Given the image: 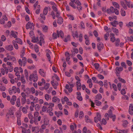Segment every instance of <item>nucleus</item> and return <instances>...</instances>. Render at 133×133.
Returning a JSON list of instances; mask_svg holds the SVG:
<instances>
[{
    "mask_svg": "<svg viewBox=\"0 0 133 133\" xmlns=\"http://www.w3.org/2000/svg\"><path fill=\"white\" fill-rule=\"evenodd\" d=\"M6 116L7 118V121H8L11 119H15V115L14 112L11 110H9L6 114Z\"/></svg>",
    "mask_w": 133,
    "mask_h": 133,
    "instance_id": "nucleus-1",
    "label": "nucleus"
},
{
    "mask_svg": "<svg viewBox=\"0 0 133 133\" xmlns=\"http://www.w3.org/2000/svg\"><path fill=\"white\" fill-rule=\"evenodd\" d=\"M71 2L69 3V5L72 7L73 8H76V5L74 4L75 3L76 5H80L81 3L78 0H70Z\"/></svg>",
    "mask_w": 133,
    "mask_h": 133,
    "instance_id": "nucleus-2",
    "label": "nucleus"
},
{
    "mask_svg": "<svg viewBox=\"0 0 133 133\" xmlns=\"http://www.w3.org/2000/svg\"><path fill=\"white\" fill-rule=\"evenodd\" d=\"M29 78L30 81L35 82L38 80V76L36 74H32L29 76Z\"/></svg>",
    "mask_w": 133,
    "mask_h": 133,
    "instance_id": "nucleus-3",
    "label": "nucleus"
},
{
    "mask_svg": "<svg viewBox=\"0 0 133 133\" xmlns=\"http://www.w3.org/2000/svg\"><path fill=\"white\" fill-rule=\"evenodd\" d=\"M41 116H39V117L38 118V119H36V118L35 117L34 118V119H30V122L31 124H33L34 123L35 124L37 125L38 124V122L41 121Z\"/></svg>",
    "mask_w": 133,
    "mask_h": 133,
    "instance_id": "nucleus-4",
    "label": "nucleus"
},
{
    "mask_svg": "<svg viewBox=\"0 0 133 133\" xmlns=\"http://www.w3.org/2000/svg\"><path fill=\"white\" fill-rule=\"evenodd\" d=\"M34 27L33 23H31L30 22H29L27 23L26 25V28L27 29H28L30 28L32 29H33Z\"/></svg>",
    "mask_w": 133,
    "mask_h": 133,
    "instance_id": "nucleus-5",
    "label": "nucleus"
},
{
    "mask_svg": "<svg viewBox=\"0 0 133 133\" xmlns=\"http://www.w3.org/2000/svg\"><path fill=\"white\" fill-rule=\"evenodd\" d=\"M108 113L109 117L110 118H112L113 121H115L116 118V115H115L112 114V111L111 110H109L108 111Z\"/></svg>",
    "mask_w": 133,
    "mask_h": 133,
    "instance_id": "nucleus-6",
    "label": "nucleus"
},
{
    "mask_svg": "<svg viewBox=\"0 0 133 133\" xmlns=\"http://www.w3.org/2000/svg\"><path fill=\"white\" fill-rule=\"evenodd\" d=\"M104 47L103 44L101 42L98 43L97 44V47L99 52L103 49Z\"/></svg>",
    "mask_w": 133,
    "mask_h": 133,
    "instance_id": "nucleus-7",
    "label": "nucleus"
},
{
    "mask_svg": "<svg viewBox=\"0 0 133 133\" xmlns=\"http://www.w3.org/2000/svg\"><path fill=\"white\" fill-rule=\"evenodd\" d=\"M8 18L6 15L3 16L2 18L0 19V23L1 24H4L5 23V21H7Z\"/></svg>",
    "mask_w": 133,
    "mask_h": 133,
    "instance_id": "nucleus-8",
    "label": "nucleus"
},
{
    "mask_svg": "<svg viewBox=\"0 0 133 133\" xmlns=\"http://www.w3.org/2000/svg\"><path fill=\"white\" fill-rule=\"evenodd\" d=\"M116 8L112 6H111L110 9H108L107 10V12L108 14L110 13H114L115 12V10Z\"/></svg>",
    "mask_w": 133,
    "mask_h": 133,
    "instance_id": "nucleus-9",
    "label": "nucleus"
},
{
    "mask_svg": "<svg viewBox=\"0 0 133 133\" xmlns=\"http://www.w3.org/2000/svg\"><path fill=\"white\" fill-rule=\"evenodd\" d=\"M123 70V69L122 67H117L116 68V73L117 76H118V74H119L120 73V72L122 71Z\"/></svg>",
    "mask_w": 133,
    "mask_h": 133,
    "instance_id": "nucleus-10",
    "label": "nucleus"
},
{
    "mask_svg": "<svg viewBox=\"0 0 133 133\" xmlns=\"http://www.w3.org/2000/svg\"><path fill=\"white\" fill-rule=\"evenodd\" d=\"M39 74L42 76L45 77L46 76V72L44 71L43 69H40L39 70Z\"/></svg>",
    "mask_w": 133,
    "mask_h": 133,
    "instance_id": "nucleus-11",
    "label": "nucleus"
},
{
    "mask_svg": "<svg viewBox=\"0 0 133 133\" xmlns=\"http://www.w3.org/2000/svg\"><path fill=\"white\" fill-rule=\"evenodd\" d=\"M128 112L130 115H133V105L132 104L129 105Z\"/></svg>",
    "mask_w": 133,
    "mask_h": 133,
    "instance_id": "nucleus-12",
    "label": "nucleus"
},
{
    "mask_svg": "<svg viewBox=\"0 0 133 133\" xmlns=\"http://www.w3.org/2000/svg\"><path fill=\"white\" fill-rule=\"evenodd\" d=\"M16 117H17V125L20 126L21 124V116L18 114H17Z\"/></svg>",
    "mask_w": 133,
    "mask_h": 133,
    "instance_id": "nucleus-13",
    "label": "nucleus"
},
{
    "mask_svg": "<svg viewBox=\"0 0 133 133\" xmlns=\"http://www.w3.org/2000/svg\"><path fill=\"white\" fill-rule=\"evenodd\" d=\"M57 33L58 37H59L60 36L61 38H63L64 37V34L62 31V30H60L59 31H57Z\"/></svg>",
    "mask_w": 133,
    "mask_h": 133,
    "instance_id": "nucleus-14",
    "label": "nucleus"
},
{
    "mask_svg": "<svg viewBox=\"0 0 133 133\" xmlns=\"http://www.w3.org/2000/svg\"><path fill=\"white\" fill-rule=\"evenodd\" d=\"M16 100V97L15 95L13 96L12 98L11 99L10 101L12 105H14L15 102Z\"/></svg>",
    "mask_w": 133,
    "mask_h": 133,
    "instance_id": "nucleus-15",
    "label": "nucleus"
},
{
    "mask_svg": "<svg viewBox=\"0 0 133 133\" xmlns=\"http://www.w3.org/2000/svg\"><path fill=\"white\" fill-rule=\"evenodd\" d=\"M16 34H17L18 32L13 30L11 31L10 32V36L15 38L17 37Z\"/></svg>",
    "mask_w": 133,
    "mask_h": 133,
    "instance_id": "nucleus-16",
    "label": "nucleus"
},
{
    "mask_svg": "<svg viewBox=\"0 0 133 133\" xmlns=\"http://www.w3.org/2000/svg\"><path fill=\"white\" fill-rule=\"evenodd\" d=\"M32 132H35V133H38L39 131V129L38 127H32Z\"/></svg>",
    "mask_w": 133,
    "mask_h": 133,
    "instance_id": "nucleus-17",
    "label": "nucleus"
},
{
    "mask_svg": "<svg viewBox=\"0 0 133 133\" xmlns=\"http://www.w3.org/2000/svg\"><path fill=\"white\" fill-rule=\"evenodd\" d=\"M60 101V99L59 98H57L56 96H54L52 98V101L53 102H57L58 103H59Z\"/></svg>",
    "mask_w": 133,
    "mask_h": 133,
    "instance_id": "nucleus-18",
    "label": "nucleus"
},
{
    "mask_svg": "<svg viewBox=\"0 0 133 133\" xmlns=\"http://www.w3.org/2000/svg\"><path fill=\"white\" fill-rule=\"evenodd\" d=\"M22 128V133H30L31 131L29 129H28L26 130L25 128L23 127H21Z\"/></svg>",
    "mask_w": 133,
    "mask_h": 133,
    "instance_id": "nucleus-19",
    "label": "nucleus"
},
{
    "mask_svg": "<svg viewBox=\"0 0 133 133\" xmlns=\"http://www.w3.org/2000/svg\"><path fill=\"white\" fill-rule=\"evenodd\" d=\"M28 106L26 105L25 107H23L22 111V112L24 114H26L27 112V110L28 109Z\"/></svg>",
    "mask_w": 133,
    "mask_h": 133,
    "instance_id": "nucleus-20",
    "label": "nucleus"
},
{
    "mask_svg": "<svg viewBox=\"0 0 133 133\" xmlns=\"http://www.w3.org/2000/svg\"><path fill=\"white\" fill-rule=\"evenodd\" d=\"M55 114L58 117H59V116H62L63 115L62 112L60 111L58 112L55 111Z\"/></svg>",
    "mask_w": 133,
    "mask_h": 133,
    "instance_id": "nucleus-21",
    "label": "nucleus"
},
{
    "mask_svg": "<svg viewBox=\"0 0 133 133\" xmlns=\"http://www.w3.org/2000/svg\"><path fill=\"white\" fill-rule=\"evenodd\" d=\"M6 50L9 51H11L13 49V48L11 45H10L7 46L5 47Z\"/></svg>",
    "mask_w": 133,
    "mask_h": 133,
    "instance_id": "nucleus-22",
    "label": "nucleus"
},
{
    "mask_svg": "<svg viewBox=\"0 0 133 133\" xmlns=\"http://www.w3.org/2000/svg\"><path fill=\"white\" fill-rule=\"evenodd\" d=\"M114 36L115 35L114 34L112 33L110 34V36L111 38L110 41L112 42H114L115 41V38Z\"/></svg>",
    "mask_w": 133,
    "mask_h": 133,
    "instance_id": "nucleus-23",
    "label": "nucleus"
},
{
    "mask_svg": "<svg viewBox=\"0 0 133 133\" xmlns=\"http://www.w3.org/2000/svg\"><path fill=\"white\" fill-rule=\"evenodd\" d=\"M85 120L87 123H92V121L91 120L89 119V117L87 115L85 116Z\"/></svg>",
    "mask_w": 133,
    "mask_h": 133,
    "instance_id": "nucleus-24",
    "label": "nucleus"
},
{
    "mask_svg": "<svg viewBox=\"0 0 133 133\" xmlns=\"http://www.w3.org/2000/svg\"><path fill=\"white\" fill-rule=\"evenodd\" d=\"M63 22V19L61 17H59L57 19V23L59 24H62Z\"/></svg>",
    "mask_w": 133,
    "mask_h": 133,
    "instance_id": "nucleus-25",
    "label": "nucleus"
},
{
    "mask_svg": "<svg viewBox=\"0 0 133 133\" xmlns=\"http://www.w3.org/2000/svg\"><path fill=\"white\" fill-rule=\"evenodd\" d=\"M31 42L33 43L38 42H39L38 38L37 37L36 38L35 37H34L32 38Z\"/></svg>",
    "mask_w": 133,
    "mask_h": 133,
    "instance_id": "nucleus-26",
    "label": "nucleus"
},
{
    "mask_svg": "<svg viewBox=\"0 0 133 133\" xmlns=\"http://www.w3.org/2000/svg\"><path fill=\"white\" fill-rule=\"evenodd\" d=\"M40 41L39 42V45L41 46H42V43L44 44V41L43 37H40L39 38Z\"/></svg>",
    "mask_w": 133,
    "mask_h": 133,
    "instance_id": "nucleus-27",
    "label": "nucleus"
},
{
    "mask_svg": "<svg viewBox=\"0 0 133 133\" xmlns=\"http://www.w3.org/2000/svg\"><path fill=\"white\" fill-rule=\"evenodd\" d=\"M110 24L113 26L116 27V25L118 24V23L117 21H114L113 22H110Z\"/></svg>",
    "mask_w": 133,
    "mask_h": 133,
    "instance_id": "nucleus-28",
    "label": "nucleus"
},
{
    "mask_svg": "<svg viewBox=\"0 0 133 133\" xmlns=\"http://www.w3.org/2000/svg\"><path fill=\"white\" fill-rule=\"evenodd\" d=\"M16 103L17 104L16 106L18 107H20L21 104L20 103V99L19 98H17Z\"/></svg>",
    "mask_w": 133,
    "mask_h": 133,
    "instance_id": "nucleus-29",
    "label": "nucleus"
},
{
    "mask_svg": "<svg viewBox=\"0 0 133 133\" xmlns=\"http://www.w3.org/2000/svg\"><path fill=\"white\" fill-rule=\"evenodd\" d=\"M44 97L45 99L47 101H49V99H51V96L47 94H45Z\"/></svg>",
    "mask_w": 133,
    "mask_h": 133,
    "instance_id": "nucleus-30",
    "label": "nucleus"
},
{
    "mask_svg": "<svg viewBox=\"0 0 133 133\" xmlns=\"http://www.w3.org/2000/svg\"><path fill=\"white\" fill-rule=\"evenodd\" d=\"M72 36H73V38H75V37H76L77 38H78V33L77 32V31H76L75 32V33L74 34V32L72 31Z\"/></svg>",
    "mask_w": 133,
    "mask_h": 133,
    "instance_id": "nucleus-31",
    "label": "nucleus"
},
{
    "mask_svg": "<svg viewBox=\"0 0 133 133\" xmlns=\"http://www.w3.org/2000/svg\"><path fill=\"white\" fill-rule=\"evenodd\" d=\"M22 58V62L23 63V66H25L26 63L27 62V59L25 57H23Z\"/></svg>",
    "mask_w": 133,
    "mask_h": 133,
    "instance_id": "nucleus-32",
    "label": "nucleus"
},
{
    "mask_svg": "<svg viewBox=\"0 0 133 133\" xmlns=\"http://www.w3.org/2000/svg\"><path fill=\"white\" fill-rule=\"evenodd\" d=\"M76 85L77 87V89H81V84L80 82L79 81H77L76 82Z\"/></svg>",
    "mask_w": 133,
    "mask_h": 133,
    "instance_id": "nucleus-33",
    "label": "nucleus"
},
{
    "mask_svg": "<svg viewBox=\"0 0 133 133\" xmlns=\"http://www.w3.org/2000/svg\"><path fill=\"white\" fill-rule=\"evenodd\" d=\"M44 124L46 125H47L49 124V121L48 118H45L44 119Z\"/></svg>",
    "mask_w": 133,
    "mask_h": 133,
    "instance_id": "nucleus-34",
    "label": "nucleus"
},
{
    "mask_svg": "<svg viewBox=\"0 0 133 133\" xmlns=\"http://www.w3.org/2000/svg\"><path fill=\"white\" fill-rule=\"evenodd\" d=\"M73 124L74 125H70V129L72 131H74V126L76 128L77 127L76 124L75 123H73Z\"/></svg>",
    "mask_w": 133,
    "mask_h": 133,
    "instance_id": "nucleus-35",
    "label": "nucleus"
},
{
    "mask_svg": "<svg viewBox=\"0 0 133 133\" xmlns=\"http://www.w3.org/2000/svg\"><path fill=\"white\" fill-rule=\"evenodd\" d=\"M113 5L115 8L119 9V4L117 3L114 2L112 3Z\"/></svg>",
    "mask_w": 133,
    "mask_h": 133,
    "instance_id": "nucleus-36",
    "label": "nucleus"
},
{
    "mask_svg": "<svg viewBox=\"0 0 133 133\" xmlns=\"http://www.w3.org/2000/svg\"><path fill=\"white\" fill-rule=\"evenodd\" d=\"M48 8L46 7H45L43 10V14L46 15L48 13Z\"/></svg>",
    "mask_w": 133,
    "mask_h": 133,
    "instance_id": "nucleus-37",
    "label": "nucleus"
},
{
    "mask_svg": "<svg viewBox=\"0 0 133 133\" xmlns=\"http://www.w3.org/2000/svg\"><path fill=\"white\" fill-rule=\"evenodd\" d=\"M102 98V95L100 94H97L95 97V98L98 100H99Z\"/></svg>",
    "mask_w": 133,
    "mask_h": 133,
    "instance_id": "nucleus-38",
    "label": "nucleus"
},
{
    "mask_svg": "<svg viewBox=\"0 0 133 133\" xmlns=\"http://www.w3.org/2000/svg\"><path fill=\"white\" fill-rule=\"evenodd\" d=\"M67 16L69 18L70 20H73L74 19V17L73 15H71L70 14L67 15Z\"/></svg>",
    "mask_w": 133,
    "mask_h": 133,
    "instance_id": "nucleus-39",
    "label": "nucleus"
},
{
    "mask_svg": "<svg viewBox=\"0 0 133 133\" xmlns=\"http://www.w3.org/2000/svg\"><path fill=\"white\" fill-rule=\"evenodd\" d=\"M48 29V26L44 25L43 26V30L44 32H47Z\"/></svg>",
    "mask_w": 133,
    "mask_h": 133,
    "instance_id": "nucleus-40",
    "label": "nucleus"
},
{
    "mask_svg": "<svg viewBox=\"0 0 133 133\" xmlns=\"http://www.w3.org/2000/svg\"><path fill=\"white\" fill-rule=\"evenodd\" d=\"M39 115V113L38 112H35L34 114V118L35 117L36 119H38V118L39 117L38 116Z\"/></svg>",
    "mask_w": 133,
    "mask_h": 133,
    "instance_id": "nucleus-41",
    "label": "nucleus"
},
{
    "mask_svg": "<svg viewBox=\"0 0 133 133\" xmlns=\"http://www.w3.org/2000/svg\"><path fill=\"white\" fill-rule=\"evenodd\" d=\"M24 91L27 94H29L30 93V90L29 88H27L26 89H24Z\"/></svg>",
    "mask_w": 133,
    "mask_h": 133,
    "instance_id": "nucleus-42",
    "label": "nucleus"
},
{
    "mask_svg": "<svg viewBox=\"0 0 133 133\" xmlns=\"http://www.w3.org/2000/svg\"><path fill=\"white\" fill-rule=\"evenodd\" d=\"M123 126L125 127H126L127 125L128 124V122L126 120H124L123 121Z\"/></svg>",
    "mask_w": 133,
    "mask_h": 133,
    "instance_id": "nucleus-43",
    "label": "nucleus"
},
{
    "mask_svg": "<svg viewBox=\"0 0 133 133\" xmlns=\"http://www.w3.org/2000/svg\"><path fill=\"white\" fill-rule=\"evenodd\" d=\"M95 102L96 105L98 106H100L102 104L101 102L98 101V100L97 99L95 100Z\"/></svg>",
    "mask_w": 133,
    "mask_h": 133,
    "instance_id": "nucleus-44",
    "label": "nucleus"
},
{
    "mask_svg": "<svg viewBox=\"0 0 133 133\" xmlns=\"http://www.w3.org/2000/svg\"><path fill=\"white\" fill-rule=\"evenodd\" d=\"M120 12L122 16H125L126 15V12L124 10L121 9Z\"/></svg>",
    "mask_w": 133,
    "mask_h": 133,
    "instance_id": "nucleus-45",
    "label": "nucleus"
},
{
    "mask_svg": "<svg viewBox=\"0 0 133 133\" xmlns=\"http://www.w3.org/2000/svg\"><path fill=\"white\" fill-rule=\"evenodd\" d=\"M37 8V9L36 10L35 13L36 14H38L39 13L41 7L40 5H38Z\"/></svg>",
    "mask_w": 133,
    "mask_h": 133,
    "instance_id": "nucleus-46",
    "label": "nucleus"
},
{
    "mask_svg": "<svg viewBox=\"0 0 133 133\" xmlns=\"http://www.w3.org/2000/svg\"><path fill=\"white\" fill-rule=\"evenodd\" d=\"M21 104L22 105H23L26 103V98H22L21 99Z\"/></svg>",
    "mask_w": 133,
    "mask_h": 133,
    "instance_id": "nucleus-47",
    "label": "nucleus"
},
{
    "mask_svg": "<svg viewBox=\"0 0 133 133\" xmlns=\"http://www.w3.org/2000/svg\"><path fill=\"white\" fill-rule=\"evenodd\" d=\"M15 40L17 42L18 44H22V42L21 40L19 38H16L15 39Z\"/></svg>",
    "mask_w": 133,
    "mask_h": 133,
    "instance_id": "nucleus-48",
    "label": "nucleus"
},
{
    "mask_svg": "<svg viewBox=\"0 0 133 133\" xmlns=\"http://www.w3.org/2000/svg\"><path fill=\"white\" fill-rule=\"evenodd\" d=\"M50 86V84L49 83H47L44 86V88L45 90H47L48 89L49 86Z\"/></svg>",
    "mask_w": 133,
    "mask_h": 133,
    "instance_id": "nucleus-49",
    "label": "nucleus"
},
{
    "mask_svg": "<svg viewBox=\"0 0 133 133\" xmlns=\"http://www.w3.org/2000/svg\"><path fill=\"white\" fill-rule=\"evenodd\" d=\"M81 4L80 5H78L76 6V8L78 11H80L82 10V6H81Z\"/></svg>",
    "mask_w": 133,
    "mask_h": 133,
    "instance_id": "nucleus-50",
    "label": "nucleus"
},
{
    "mask_svg": "<svg viewBox=\"0 0 133 133\" xmlns=\"http://www.w3.org/2000/svg\"><path fill=\"white\" fill-rule=\"evenodd\" d=\"M40 107L39 105L38 104H36L35 106V109L36 111H38Z\"/></svg>",
    "mask_w": 133,
    "mask_h": 133,
    "instance_id": "nucleus-51",
    "label": "nucleus"
},
{
    "mask_svg": "<svg viewBox=\"0 0 133 133\" xmlns=\"http://www.w3.org/2000/svg\"><path fill=\"white\" fill-rule=\"evenodd\" d=\"M127 39L129 41L133 42V36H131L130 37H127Z\"/></svg>",
    "mask_w": 133,
    "mask_h": 133,
    "instance_id": "nucleus-52",
    "label": "nucleus"
},
{
    "mask_svg": "<svg viewBox=\"0 0 133 133\" xmlns=\"http://www.w3.org/2000/svg\"><path fill=\"white\" fill-rule=\"evenodd\" d=\"M111 29L114 32L116 33H118V29L113 27L111 28Z\"/></svg>",
    "mask_w": 133,
    "mask_h": 133,
    "instance_id": "nucleus-53",
    "label": "nucleus"
},
{
    "mask_svg": "<svg viewBox=\"0 0 133 133\" xmlns=\"http://www.w3.org/2000/svg\"><path fill=\"white\" fill-rule=\"evenodd\" d=\"M121 5L123 7L124 9H127V7L125 4L126 3H125L123 2H121Z\"/></svg>",
    "mask_w": 133,
    "mask_h": 133,
    "instance_id": "nucleus-54",
    "label": "nucleus"
},
{
    "mask_svg": "<svg viewBox=\"0 0 133 133\" xmlns=\"http://www.w3.org/2000/svg\"><path fill=\"white\" fill-rule=\"evenodd\" d=\"M17 88L15 86H13L12 87V91L14 93H15L17 92Z\"/></svg>",
    "mask_w": 133,
    "mask_h": 133,
    "instance_id": "nucleus-55",
    "label": "nucleus"
},
{
    "mask_svg": "<svg viewBox=\"0 0 133 133\" xmlns=\"http://www.w3.org/2000/svg\"><path fill=\"white\" fill-rule=\"evenodd\" d=\"M94 66L96 69H98L99 66V64L97 63H96L94 64Z\"/></svg>",
    "mask_w": 133,
    "mask_h": 133,
    "instance_id": "nucleus-56",
    "label": "nucleus"
},
{
    "mask_svg": "<svg viewBox=\"0 0 133 133\" xmlns=\"http://www.w3.org/2000/svg\"><path fill=\"white\" fill-rule=\"evenodd\" d=\"M125 3H126L128 7H131V8H133V5L132 4L130 5V3L129 2L127 1H126Z\"/></svg>",
    "mask_w": 133,
    "mask_h": 133,
    "instance_id": "nucleus-57",
    "label": "nucleus"
},
{
    "mask_svg": "<svg viewBox=\"0 0 133 133\" xmlns=\"http://www.w3.org/2000/svg\"><path fill=\"white\" fill-rule=\"evenodd\" d=\"M24 74L26 78H28V73L27 70L25 69L24 70Z\"/></svg>",
    "mask_w": 133,
    "mask_h": 133,
    "instance_id": "nucleus-58",
    "label": "nucleus"
},
{
    "mask_svg": "<svg viewBox=\"0 0 133 133\" xmlns=\"http://www.w3.org/2000/svg\"><path fill=\"white\" fill-rule=\"evenodd\" d=\"M118 79L120 81L122 82L123 83H125L126 82L125 81L124 79L120 77H118Z\"/></svg>",
    "mask_w": 133,
    "mask_h": 133,
    "instance_id": "nucleus-59",
    "label": "nucleus"
},
{
    "mask_svg": "<svg viewBox=\"0 0 133 133\" xmlns=\"http://www.w3.org/2000/svg\"><path fill=\"white\" fill-rule=\"evenodd\" d=\"M70 36L69 35H68L67 37L64 39V42H66L68 40H69L70 39Z\"/></svg>",
    "mask_w": 133,
    "mask_h": 133,
    "instance_id": "nucleus-60",
    "label": "nucleus"
},
{
    "mask_svg": "<svg viewBox=\"0 0 133 133\" xmlns=\"http://www.w3.org/2000/svg\"><path fill=\"white\" fill-rule=\"evenodd\" d=\"M96 118H98V121H100L101 120V117L100 114L98 113H97V116Z\"/></svg>",
    "mask_w": 133,
    "mask_h": 133,
    "instance_id": "nucleus-61",
    "label": "nucleus"
},
{
    "mask_svg": "<svg viewBox=\"0 0 133 133\" xmlns=\"http://www.w3.org/2000/svg\"><path fill=\"white\" fill-rule=\"evenodd\" d=\"M28 117L30 119H33L34 118V117L31 113H29L28 114Z\"/></svg>",
    "mask_w": 133,
    "mask_h": 133,
    "instance_id": "nucleus-62",
    "label": "nucleus"
},
{
    "mask_svg": "<svg viewBox=\"0 0 133 133\" xmlns=\"http://www.w3.org/2000/svg\"><path fill=\"white\" fill-rule=\"evenodd\" d=\"M87 128L86 127H84L83 130V133H86L88 132Z\"/></svg>",
    "mask_w": 133,
    "mask_h": 133,
    "instance_id": "nucleus-63",
    "label": "nucleus"
},
{
    "mask_svg": "<svg viewBox=\"0 0 133 133\" xmlns=\"http://www.w3.org/2000/svg\"><path fill=\"white\" fill-rule=\"evenodd\" d=\"M81 131L80 129H78L77 131L75 130L72 131V133H81Z\"/></svg>",
    "mask_w": 133,
    "mask_h": 133,
    "instance_id": "nucleus-64",
    "label": "nucleus"
}]
</instances>
